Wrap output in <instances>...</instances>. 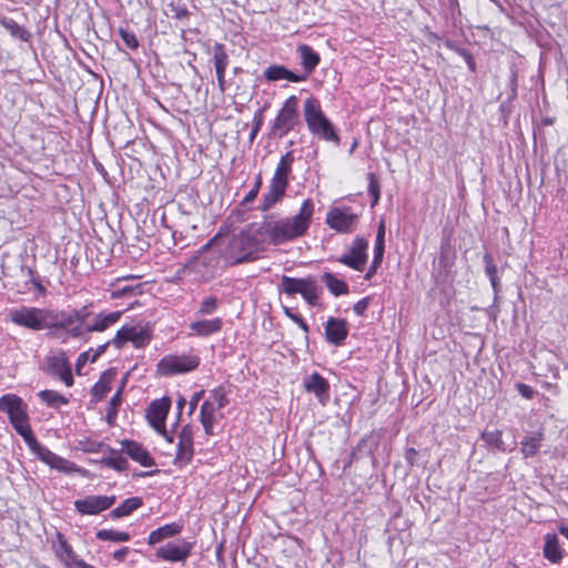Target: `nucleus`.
<instances>
[{"label": "nucleus", "mask_w": 568, "mask_h": 568, "mask_svg": "<svg viewBox=\"0 0 568 568\" xmlns=\"http://www.w3.org/2000/svg\"><path fill=\"white\" fill-rule=\"evenodd\" d=\"M325 222L338 233H352L358 222V215L351 207H332L326 214Z\"/></svg>", "instance_id": "9"}, {"label": "nucleus", "mask_w": 568, "mask_h": 568, "mask_svg": "<svg viewBox=\"0 0 568 568\" xmlns=\"http://www.w3.org/2000/svg\"><path fill=\"white\" fill-rule=\"evenodd\" d=\"M9 318L16 325L32 331H42L52 325V310L22 306L9 312Z\"/></svg>", "instance_id": "6"}, {"label": "nucleus", "mask_w": 568, "mask_h": 568, "mask_svg": "<svg viewBox=\"0 0 568 568\" xmlns=\"http://www.w3.org/2000/svg\"><path fill=\"white\" fill-rule=\"evenodd\" d=\"M368 241L363 237H355L348 251L339 256L337 261L353 270L363 271L367 263Z\"/></svg>", "instance_id": "10"}, {"label": "nucleus", "mask_w": 568, "mask_h": 568, "mask_svg": "<svg viewBox=\"0 0 568 568\" xmlns=\"http://www.w3.org/2000/svg\"><path fill=\"white\" fill-rule=\"evenodd\" d=\"M368 193L373 199L372 206L376 205L381 196V186L374 173L368 174Z\"/></svg>", "instance_id": "49"}, {"label": "nucleus", "mask_w": 568, "mask_h": 568, "mask_svg": "<svg viewBox=\"0 0 568 568\" xmlns=\"http://www.w3.org/2000/svg\"><path fill=\"white\" fill-rule=\"evenodd\" d=\"M182 530V526L176 523L166 524L150 532L148 538L149 545H155L162 540L178 535Z\"/></svg>", "instance_id": "32"}, {"label": "nucleus", "mask_w": 568, "mask_h": 568, "mask_svg": "<svg viewBox=\"0 0 568 568\" xmlns=\"http://www.w3.org/2000/svg\"><path fill=\"white\" fill-rule=\"evenodd\" d=\"M544 439V435L540 432H537L532 435L525 436L520 443L521 448L520 452L525 458L532 457L537 455L539 448L541 446V442Z\"/></svg>", "instance_id": "34"}, {"label": "nucleus", "mask_w": 568, "mask_h": 568, "mask_svg": "<svg viewBox=\"0 0 568 568\" xmlns=\"http://www.w3.org/2000/svg\"><path fill=\"white\" fill-rule=\"evenodd\" d=\"M204 395V390L196 392L190 399V410L189 414H193L196 409V406L199 402L201 400L202 396Z\"/></svg>", "instance_id": "57"}, {"label": "nucleus", "mask_w": 568, "mask_h": 568, "mask_svg": "<svg viewBox=\"0 0 568 568\" xmlns=\"http://www.w3.org/2000/svg\"><path fill=\"white\" fill-rule=\"evenodd\" d=\"M485 263V272L490 280L491 286L495 292L498 291V277H497V266L494 263L493 256L486 253L483 257Z\"/></svg>", "instance_id": "45"}, {"label": "nucleus", "mask_w": 568, "mask_h": 568, "mask_svg": "<svg viewBox=\"0 0 568 568\" xmlns=\"http://www.w3.org/2000/svg\"><path fill=\"white\" fill-rule=\"evenodd\" d=\"M546 559L552 564H558L562 559V551L556 534H547L545 536V545L542 549Z\"/></svg>", "instance_id": "31"}, {"label": "nucleus", "mask_w": 568, "mask_h": 568, "mask_svg": "<svg viewBox=\"0 0 568 568\" xmlns=\"http://www.w3.org/2000/svg\"><path fill=\"white\" fill-rule=\"evenodd\" d=\"M315 204L312 199L303 201L297 214L272 221L271 216L261 225L265 241L278 245L304 236L312 223Z\"/></svg>", "instance_id": "1"}, {"label": "nucleus", "mask_w": 568, "mask_h": 568, "mask_svg": "<svg viewBox=\"0 0 568 568\" xmlns=\"http://www.w3.org/2000/svg\"><path fill=\"white\" fill-rule=\"evenodd\" d=\"M119 34L129 49L134 50L139 47V41L133 32L121 28L119 29Z\"/></svg>", "instance_id": "50"}, {"label": "nucleus", "mask_w": 568, "mask_h": 568, "mask_svg": "<svg viewBox=\"0 0 568 568\" xmlns=\"http://www.w3.org/2000/svg\"><path fill=\"white\" fill-rule=\"evenodd\" d=\"M52 325L50 328L67 331L72 337H82L85 334V325H81L72 311H52Z\"/></svg>", "instance_id": "14"}, {"label": "nucleus", "mask_w": 568, "mask_h": 568, "mask_svg": "<svg viewBox=\"0 0 568 568\" xmlns=\"http://www.w3.org/2000/svg\"><path fill=\"white\" fill-rule=\"evenodd\" d=\"M47 373L59 376L67 385H73V377L68 357L63 351L52 352L45 357Z\"/></svg>", "instance_id": "11"}, {"label": "nucleus", "mask_w": 568, "mask_h": 568, "mask_svg": "<svg viewBox=\"0 0 568 568\" xmlns=\"http://www.w3.org/2000/svg\"><path fill=\"white\" fill-rule=\"evenodd\" d=\"M72 312L81 325H87V321L91 315L89 306H83L80 310H72Z\"/></svg>", "instance_id": "54"}, {"label": "nucleus", "mask_w": 568, "mask_h": 568, "mask_svg": "<svg viewBox=\"0 0 568 568\" xmlns=\"http://www.w3.org/2000/svg\"><path fill=\"white\" fill-rule=\"evenodd\" d=\"M0 410L8 415L11 425L23 439L33 434L29 424L27 405L20 397L13 394L3 395L0 397Z\"/></svg>", "instance_id": "5"}, {"label": "nucleus", "mask_w": 568, "mask_h": 568, "mask_svg": "<svg viewBox=\"0 0 568 568\" xmlns=\"http://www.w3.org/2000/svg\"><path fill=\"white\" fill-rule=\"evenodd\" d=\"M348 333L347 323L344 320L329 317L325 325V335L329 343L339 345Z\"/></svg>", "instance_id": "21"}, {"label": "nucleus", "mask_w": 568, "mask_h": 568, "mask_svg": "<svg viewBox=\"0 0 568 568\" xmlns=\"http://www.w3.org/2000/svg\"><path fill=\"white\" fill-rule=\"evenodd\" d=\"M322 281L326 285L328 291L335 296H339V295H344V294L348 293L347 283L344 282L343 280H339L332 273H328V272L324 273L322 276Z\"/></svg>", "instance_id": "38"}, {"label": "nucleus", "mask_w": 568, "mask_h": 568, "mask_svg": "<svg viewBox=\"0 0 568 568\" xmlns=\"http://www.w3.org/2000/svg\"><path fill=\"white\" fill-rule=\"evenodd\" d=\"M122 450L130 456V458L139 463L143 467H151L154 465V459L150 453L139 443L133 440H123Z\"/></svg>", "instance_id": "20"}, {"label": "nucleus", "mask_w": 568, "mask_h": 568, "mask_svg": "<svg viewBox=\"0 0 568 568\" xmlns=\"http://www.w3.org/2000/svg\"><path fill=\"white\" fill-rule=\"evenodd\" d=\"M284 314L295 322L305 333L308 332V326L305 321L297 314L293 313L292 310L287 306H283Z\"/></svg>", "instance_id": "52"}, {"label": "nucleus", "mask_w": 568, "mask_h": 568, "mask_svg": "<svg viewBox=\"0 0 568 568\" xmlns=\"http://www.w3.org/2000/svg\"><path fill=\"white\" fill-rule=\"evenodd\" d=\"M223 321L221 317H214L211 320H200L192 322L189 327L191 335L207 337L216 334L222 329Z\"/></svg>", "instance_id": "22"}, {"label": "nucleus", "mask_w": 568, "mask_h": 568, "mask_svg": "<svg viewBox=\"0 0 568 568\" xmlns=\"http://www.w3.org/2000/svg\"><path fill=\"white\" fill-rule=\"evenodd\" d=\"M264 77L268 81H278L282 79H286L291 82H302L306 80V75L295 74L294 72L287 70L283 65L268 67L264 72Z\"/></svg>", "instance_id": "29"}, {"label": "nucleus", "mask_w": 568, "mask_h": 568, "mask_svg": "<svg viewBox=\"0 0 568 568\" xmlns=\"http://www.w3.org/2000/svg\"><path fill=\"white\" fill-rule=\"evenodd\" d=\"M313 277L308 276L305 278H296L287 275H283L280 284V292L287 295L301 294L303 296L304 291L313 282Z\"/></svg>", "instance_id": "23"}, {"label": "nucleus", "mask_w": 568, "mask_h": 568, "mask_svg": "<svg viewBox=\"0 0 568 568\" xmlns=\"http://www.w3.org/2000/svg\"><path fill=\"white\" fill-rule=\"evenodd\" d=\"M28 447L32 450V453L44 464L49 462V458L51 457L52 453L47 447L42 446L33 434L30 435V437H27L24 439Z\"/></svg>", "instance_id": "41"}, {"label": "nucleus", "mask_w": 568, "mask_h": 568, "mask_svg": "<svg viewBox=\"0 0 568 568\" xmlns=\"http://www.w3.org/2000/svg\"><path fill=\"white\" fill-rule=\"evenodd\" d=\"M517 390H518V393H519L523 397H525V398H527V399L532 398L534 393H535V392H534V389H532V387H530V386H529V385H527V384H523V383L517 384Z\"/></svg>", "instance_id": "55"}, {"label": "nucleus", "mask_w": 568, "mask_h": 568, "mask_svg": "<svg viewBox=\"0 0 568 568\" xmlns=\"http://www.w3.org/2000/svg\"><path fill=\"white\" fill-rule=\"evenodd\" d=\"M262 111H260L258 115L255 116V124H254V128L250 134V140L253 141L257 134V132L260 131L261 129V125H262Z\"/></svg>", "instance_id": "59"}, {"label": "nucleus", "mask_w": 568, "mask_h": 568, "mask_svg": "<svg viewBox=\"0 0 568 568\" xmlns=\"http://www.w3.org/2000/svg\"><path fill=\"white\" fill-rule=\"evenodd\" d=\"M287 185L271 181L267 193L263 195L262 211H268L284 196Z\"/></svg>", "instance_id": "28"}, {"label": "nucleus", "mask_w": 568, "mask_h": 568, "mask_svg": "<svg viewBox=\"0 0 568 568\" xmlns=\"http://www.w3.org/2000/svg\"><path fill=\"white\" fill-rule=\"evenodd\" d=\"M111 342H106L102 345H100L97 349H92L90 362L94 363L106 349V347L110 345Z\"/></svg>", "instance_id": "58"}, {"label": "nucleus", "mask_w": 568, "mask_h": 568, "mask_svg": "<svg viewBox=\"0 0 568 568\" xmlns=\"http://www.w3.org/2000/svg\"><path fill=\"white\" fill-rule=\"evenodd\" d=\"M53 549L55 556L67 566H75L77 561L80 559L77 558L72 547L67 542L65 538L62 534L57 532V541L53 542Z\"/></svg>", "instance_id": "24"}, {"label": "nucleus", "mask_w": 568, "mask_h": 568, "mask_svg": "<svg viewBox=\"0 0 568 568\" xmlns=\"http://www.w3.org/2000/svg\"><path fill=\"white\" fill-rule=\"evenodd\" d=\"M28 447L32 450V453L44 464L49 462V458L51 457L52 453L47 447L42 446L33 434L30 435V437H27L24 439Z\"/></svg>", "instance_id": "40"}, {"label": "nucleus", "mask_w": 568, "mask_h": 568, "mask_svg": "<svg viewBox=\"0 0 568 568\" xmlns=\"http://www.w3.org/2000/svg\"><path fill=\"white\" fill-rule=\"evenodd\" d=\"M304 388L313 393L322 405L329 399V383L318 373H313L304 381Z\"/></svg>", "instance_id": "19"}, {"label": "nucleus", "mask_w": 568, "mask_h": 568, "mask_svg": "<svg viewBox=\"0 0 568 568\" xmlns=\"http://www.w3.org/2000/svg\"><path fill=\"white\" fill-rule=\"evenodd\" d=\"M217 408L212 406L210 403L203 402L201 406L200 419L206 435H213V427L216 423Z\"/></svg>", "instance_id": "36"}, {"label": "nucleus", "mask_w": 568, "mask_h": 568, "mask_svg": "<svg viewBox=\"0 0 568 568\" xmlns=\"http://www.w3.org/2000/svg\"><path fill=\"white\" fill-rule=\"evenodd\" d=\"M121 312L100 313L97 314L92 323L85 325V333L103 332L114 325L121 317Z\"/></svg>", "instance_id": "25"}, {"label": "nucleus", "mask_w": 568, "mask_h": 568, "mask_svg": "<svg viewBox=\"0 0 568 568\" xmlns=\"http://www.w3.org/2000/svg\"><path fill=\"white\" fill-rule=\"evenodd\" d=\"M219 243V235L209 241L199 252V255L192 258L185 265V272L194 274L199 281L207 282L213 278L219 270L220 254L214 251Z\"/></svg>", "instance_id": "4"}, {"label": "nucleus", "mask_w": 568, "mask_h": 568, "mask_svg": "<svg viewBox=\"0 0 568 568\" xmlns=\"http://www.w3.org/2000/svg\"><path fill=\"white\" fill-rule=\"evenodd\" d=\"M173 10L175 12L174 17L178 18V19L185 18L189 14V11L186 10V8H176V9H173Z\"/></svg>", "instance_id": "63"}, {"label": "nucleus", "mask_w": 568, "mask_h": 568, "mask_svg": "<svg viewBox=\"0 0 568 568\" xmlns=\"http://www.w3.org/2000/svg\"><path fill=\"white\" fill-rule=\"evenodd\" d=\"M303 298L310 304L315 305L318 300V290L316 285V281L313 280V282L310 284V286L304 291Z\"/></svg>", "instance_id": "51"}, {"label": "nucleus", "mask_w": 568, "mask_h": 568, "mask_svg": "<svg viewBox=\"0 0 568 568\" xmlns=\"http://www.w3.org/2000/svg\"><path fill=\"white\" fill-rule=\"evenodd\" d=\"M115 375L116 373L113 369H109L102 374L101 378L92 388V396L95 400L102 399L111 390V383L115 378Z\"/></svg>", "instance_id": "35"}, {"label": "nucleus", "mask_w": 568, "mask_h": 568, "mask_svg": "<svg viewBox=\"0 0 568 568\" xmlns=\"http://www.w3.org/2000/svg\"><path fill=\"white\" fill-rule=\"evenodd\" d=\"M261 185H262V179H261V176H258L256 179L255 184L252 187V190L244 196L243 203H251L252 201H254L258 194Z\"/></svg>", "instance_id": "53"}, {"label": "nucleus", "mask_w": 568, "mask_h": 568, "mask_svg": "<svg viewBox=\"0 0 568 568\" xmlns=\"http://www.w3.org/2000/svg\"><path fill=\"white\" fill-rule=\"evenodd\" d=\"M194 454L193 448V428L191 425H185L179 434L178 453L175 463L180 465L187 464Z\"/></svg>", "instance_id": "18"}, {"label": "nucleus", "mask_w": 568, "mask_h": 568, "mask_svg": "<svg viewBox=\"0 0 568 568\" xmlns=\"http://www.w3.org/2000/svg\"><path fill=\"white\" fill-rule=\"evenodd\" d=\"M200 358L192 354L166 355L158 364V372L164 376L184 374L195 369Z\"/></svg>", "instance_id": "8"}, {"label": "nucleus", "mask_w": 568, "mask_h": 568, "mask_svg": "<svg viewBox=\"0 0 568 568\" xmlns=\"http://www.w3.org/2000/svg\"><path fill=\"white\" fill-rule=\"evenodd\" d=\"M92 349L88 351V352H84V353H81L78 357V362H77V369L79 371L80 367L82 365H84L88 361H90L92 354H91Z\"/></svg>", "instance_id": "60"}, {"label": "nucleus", "mask_w": 568, "mask_h": 568, "mask_svg": "<svg viewBox=\"0 0 568 568\" xmlns=\"http://www.w3.org/2000/svg\"><path fill=\"white\" fill-rule=\"evenodd\" d=\"M0 24L16 39L21 41H29L30 32L27 31L23 27L18 24L13 19L2 18L0 19Z\"/></svg>", "instance_id": "39"}, {"label": "nucleus", "mask_w": 568, "mask_h": 568, "mask_svg": "<svg viewBox=\"0 0 568 568\" xmlns=\"http://www.w3.org/2000/svg\"><path fill=\"white\" fill-rule=\"evenodd\" d=\"M204 402L210 403L220 410L226 406L227 398L223 388H215L210 393V396Z\"/></svg>", "instance_id": "46"}, {"label": "nucleus", "mask_w": 568, "mask_h": 568, "mask_svg": "<svg viewBox=\"0 0 568 568\" xmlns=\"http://www.w3.org/2000/svg\"><path fill=\"white\" fill-rule=\"evenodd\" d=\"M192 545L185 540L180 542H168L156 549L155 556L159 559L178 562L184 561L191 552Z\"/></svg>", "instance_id": "16"}, {"label": "nucleus", "mask_w": 568, "mask_h": 568, "mask_svg": "<svg viewBox=\"0 0 568 568\" xmlns=\"http://www.w3.org/2000/svg\"><path fill=\"white\" fill-rule=\"evenodd\" d=\"M42 402L51 407H60L68 403V398L55 390L45 389L39 393Z\"/></svg>", "instance_id": "44"}, {"label": "nucleus", "mask_w": 568, "mask_h": 568, "mask_svg": "<svg viewBox=\"0 0 568 568\" xmlns=\"http://www.w3.org/2000/svg\"><path fill=\"white\" fill-rule=\"evenodd\" d=\"M297 53L301 58V63L306 72V78L311 74L318 65L321 58L320 54L313 50L308 44H301L297 48Z\"/></svg>", "instance_id": "27"}, {"label": "nucleus", "mask_w": 568, "mask_h": 568, "mask_svg": "<svg viewBox=\"0 0 568 568\" xmlns=\"http://www.w3.org/2000/svg\"><path fill=\"white\" fill-rule=\"evenodd\" d=\"M293 162H294L293 152L290 151V152L285 153L281 158L280 162L277 163V166L275 169L274 175L271 181L288 185V174L292 171Z\"/></svg>", "instance_id": "30"}, {"label": "nucleus", "mask_w": 568, "mask_h": 568, "mask_svg": "<svg viewBox=\"0 0 568 568\" xmlns=\"http://www.w3.org/2000/svg\"><path fill=\"white\" fill-rule=\"evenodd\" d=\"M212 62L215 68L217 85L221 93L226 90L225 71L229 65V55L222 43H215L212 48Z\"/></svg>", "instance_id": "17"}, {"label": "nucleus", "mask_w": 568, "mask_h": 568, "mask_svg": "<svg viewBox=\"0 0 568 568\" xmlns=\"http://www.w3.org/2000/svg\"><path fill=\"white\" fill-rule=\"evenodd\" d=\"M102 463L115 470H124L128 466V462L124 457L120 455H115L113 450H111V455L102 458Z\"/></svg>", "instance_id": "48"}, {"label": "nucleus", "mask_w": 568, "mask_h": 568, "mask_svg": "<svg viewBox=\"0 0 568 568\" xmlns=\"http://www.w3.org/2000/svg\"><path fill=\"white\" fill-rule=\"evenodd\" d=\"M304 120L311 134L320 140L339 144L334 124L324 114L318 100L307 98L303 105Z\"/></svg>", "instance_id": "3"}, {"label": "nucleus", "mask_w": 568, "mask_h": 568, "mask_svg": "<svg viewBox=\"0 0 568 568\" xmlns=\"http://www.w3.org/2000/svg\"><path fill=\"white\" fill-rule=\"evenodd\" d=\"M300 123L298 99L291 95L286 99L278 114L276 115L271 133L275 136L283 138Z\"/></svg>", "instance_id": "7"}, {"label": "nucleus", "mask_w": 568, "mask_h": 568, "mask_svg": "<svg viewBox=\"0 0 568 568\" xmlns=\"http://www.w3.org/2000/svg\"><path fill=\"white\" fill-rule=\"evenodd\" d=\"M219 307V300L215 296L205 297L196 312L200 316L212 315Z\"/></svg>", "instance_id": "47"}, {"label": "nucleus", "mask_w": 568, "mask_h": 568, "mask_svg": "<svg viewBox=\"0 0 568 568\" xmlns=\"http://www.w3.org/2000/svg\"><path fill=\"white\" fill-rule=\"evenodd\" d=\"M185 404H186L185 398L183 396H180L178 399V403H176L179 417L181 416Z\"/></svg>", "instance_id": "64"}, {"label": "nucleus", "mask_w": 568, "mask_h": 568, "mask_svg": "<svg viewBox=\"0 0 568 568\" xmlns=\"http://www.w3.org/2000/svg\"><path fill=\"white\" fill-rule=\"evenodd\" d=\"M121 389H119L111 398L110 405L114 408H116L121 403Z\"/></svg>", "instance_id": "62"}, {"label": "nucleus", "mask_w": 568, "mask_h": 568, "mask_svg": "<svg viewBox=\"0 0 568 568\" xmlns=\"http://www.w3.org/2000/svg\"><path fill=\"white\" fill-rule=\"evenodd\" d=\"M384 237H385V226L384 222H382L378 226L376 243H375V252L373 253L374 260L369 271L366 274V278H371V276L376 272V268L379 266L383 255H384Z\"/></svg>", "instance_id": "33"}, {"label": "nucleus", "mask_w": 568, "mask_h": 568, "mask_svg": "<svg viewBox=\"0 0 568 568\" xmlns=\"http://www.w3.org/2000/svg\"><path fill=\"white\" fill-rule=\"evenodd\" d=\"M97 538L99 540H110L113 542H124L131 539L129 532L118 531L113 529H102L97 532Z\"/></svg>", "instance_id": "43"}, {"label": "nucleus", "mask_w": 568, "mask_h": 568, "mask_svg": "<svg viewBox=\"0 0 568 568\" xmlns=\"http://www.w3.org/2000/svg\"><path fill=\"white\" fill-rule=\"evenodd\" d=\"M481 439L489 447H491L498 452H501V453L511 452L516 446V443L514 440L511 442V444H506L501 438V430L496 429V428L495 429L486 428L481 433Z\"/></svg>", "instance_id": "26"}, {"label": "nucleus", "mask_w": 568, "mask_h": 568, "mask_svg": "<svg viewBox=\"0 0 568 568\" xmlns=\"http://www.w3.org/2000/svg\"><path fill=\"white\" fill-rule=\"evenodd\" d=\"M129 551H130L129 547H122L121 549L116 550L113 554V558L115 560L123 561L125 559L126 555L129 554Z\"/></svg>", "instance_id": "61"}, {"label": "nucleus", "mask_w": 568, "mask_h": 568, "mask_svg": "<svg viewBox=\"0 0 568 568\" xmlns=\"http://www.w3.org/2000/svg\"><path fill=\"white\" fill-rule=\"evenodd\" d=\"M115 503L114 496H88L74 501L75 509L82 515H97L109 509Z\"/></svg>", "instance_id": "15"}, {"label": "nucleus", "mask_w": 568, "mask_h": 568, "mask_svg": "<svg viewBox=\"0 0 568 568\" xmlns=\"http://www.w3.org/2000/svg\"><path fill=\"white\" fill-rule=\"evenodd\" d=\"M171 407V400L168 397L153 400L148 410L146 418L150 425L161 435H166L165 419Z\"/></svg>", "instance_id": "13"}, {"label": "nucleus", "mask_w": 568, "mask_h": 568, "mask_svg": "<svg viewBox=\"0 0 568 568\" xmlns=\"http://www.w3.org/2000/svg\"><path fill=\"white\" fill-rule=\"evenodd\" d=\"M263 242L266 241L261 225H250L246 231L230 240L223 257L231 265L243 263L253 255L256 244Z\"/></svg>", "instance_id": "2"}, {"label": "nucleus", "mask_w": 568, "mask_h": 568, "mask_svg": "<svg viewBox=\"0 0 568 568\" xmlns=\"http://www.w3.org/2000/svg\"><path fill=\"white\" fill-rule=\"evenodd\" d=\"M47 465H49L51 468H54L62 473L69 474V473H73V471H80V468L78 466H75L73 463L58 456L54 453H52Z\"/></svg>", "instance_id": "42"}, {"label": "nucleus", "mask_w": 568, "mask_h": 568, "mask_svg": "<svg viewBox=\"0 0 568 568\" xmlns=\"http://www.w3.org/2000/svg\"><path fill=\"white\" fill-rule=\"evenodd\" d=\"M143 505V500L140 497H131L125 499L120 506L114 508L110 515L112 518H121L131 515L134 510Z\"/></svg>", "instance_id": "37"}, {"label": "nucleus", "mask_w": 568, "mask_h": 568, "mask_svg": "<svg viewBox=\"0 0 568 568\" xmlns=\"http://www.w3.org/2000/svg\"><path fill=\"white\" fill-rule=\"evenodd\" d=\"M369 305V298L364 297L354 305V312L357 315H363Z\"/></svg>", "instance_id": "56"}, {"label": "nucleus", "mask_w": 568, "mask_h": 568, "mask_svg": "<svg viewBox=\"0 0 568 568\" xmlns=\"http://www.w3.org/2000/svg\"><path fill=\"white\" fill-rule=\"evenodd\" d=\"M150 341L151 335L145 328L140 326H123L116 332L112 344L116 348H121L126 342H132L135 347L140 348L146 346Z\"/></svg>", "instance_id": "12"}]
</instances>
